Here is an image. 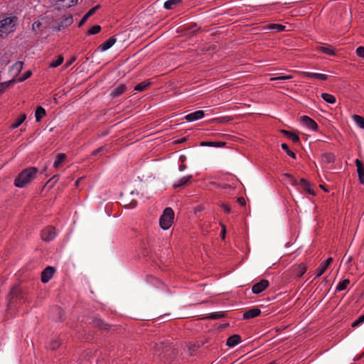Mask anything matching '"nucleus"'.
Instances as JSON below:
<instances>
[{"instance_id":"61","label":"nucleus","mask_w":364,"mask_h":364,"mask_svg":"<svg viewBox=\"0 0 364 364\" xmlns=\"http://www.w3.org/2000/svg\"><path fill=\"white\" fill-rule=\"evenodd\" d=\"M61 29H63L61 24L53 26V30L55 31H60Z\"/></svg>"},{"instance_id":"39","label":"nucleus","mask_w":364,"mask_h":364,"mask_svg":"<svg viewBox=\"0 0 364 364\" xmlns=\"http://www.w3.org/2000/svg\"><path fill=\"white\" fill-rule=\"evenodd\" d=\"M349 283L350 280L348 279H343L338 284L336 287V291H343L346 289Z\"/></svg>"},{"instance_id":"29","label":"nucleus","mask_w":364,"mask_h":364,"mask_svg":"<svg viewBox=\"0 0 364 364\" xmlns=\"http://www.w3.org/2000/svg\"><path fill=\"white\" fill-rule=\"evenodd\" d=\"M66 157L67 156L65 154H58L56 156V160L54 162L53 166L55 168H59L61 166L62 163L66 159Z\"/></svg>"},{"instance_id":"32","label":"nucleus","mask_w":364,"mask_h":364,"mask_svg":"<svg viewBox=\"0 0 364 364\" xmlns=\"http://www.w3.org/2000/svg\"><path fill=\"white\" fill-rule=\"evenodd\" d=\"M151 85V82L149 81H143L140 83H139L135 87L134 90L142 92L147 89V87Z\"/></svg>"},{"instance_id":"46","label":"nucleus","mask_w":364,"mask_h":364,"mask_svg":"<svg viewBox=\"0 0 364 364\" xmlns=\"http://www.w3.org/2000/svg\"><path fill=\"white\" fill-rule=\"evenodd\" d=\"M268 28L276 30L277 31H282L285 29V26L282 24H270L268 26Z\"/></svg>"},{"instance_id":"2","label":"nucleus","mask_w":364,"mask_h":364,"mask_svg":"<svg viewBox=\"0 0 364 364\" xmlns=\"http://www.w3.org/2000/svg\"><path fill=\"white\" fill-rule=\"evenodd\" d=\"M17 21L16 16L6 17L0 21V36L6 38L9 33L14 32Z\"/></svg>"},{"instance_id":"1","label":"nucleus","mask_w":364,"mask_h":364,"mask_svg":"<svg viewBox=\"0 0 364 364\" xmlns=\"http://www.w3.org/2000/svg\"><path fill=\"white\" fill-rule=\"evenodd\" d=\"M38 170L36 167H28L23 169L14 180V185L18 188H23L30 183L37 175Z\"/></svg>"},{"instance_id":"54","label":"nucleus","mask_w":364,"mask_h":364,"mask_svg":"<svg viewBox=\"0 0 364 364\" xmlns=\"http://www.w3.org/2000/svg\"><path fill=\"white\" fill-rule=\"evenodd\" d=\"M58 175L53 176L51 178L48 180L47 183H51V186H53L58 181Z\"/></svg>"},{"instance_id":"17","label":"nucleus","mask_w":364,"mask_h":364,"mask_svg":"<svg viewBox=\"0 0 364 364\" xmlns=\"http://www.w3.org/2000/svg\"><path fill=\"white\" fill-rule=\"evenodd\" d=\"M260 309L257 308H254L245 311L243 314L242 318L243 319H250L258 316L259 315H260Z\"/></svg>"},{"instance_id":"59","label":"nucleus","mask_w":364,"mask_h":364,"mask_svg":"<svg viewBox=\"0 0 364 364\" xmlns=\"http://www.w3.org/2000/svg\"><path fill=\"white\" fill-rule=\"evenodd\" d=\"M237 202L241 205H245V200L243 197H240L238 198L237 199Z\"/></svg>"},{"instance_id":"6","label":"nucleus","mask_w":364,"mask_h":364,"mask_svg":"<svg viewBox=\"0 0 364 364\" xmlns=\"http://www.w3.org/2000/svg\"><path fill=\"white\" fill-rule=\"evenodd\" d=\"M56 235L55 229L53 226H48L44 228L41 232L42 240L49 242L55 238Z\"/></svg>"},{"instance_id":"52","label":"nucleus","mask_w":364,"mask_h":364,"mask_svg":"<svg viewBox=\"0 0 364 364\" xmlns=\"http://www.w3.org/2000/svg\"><path fill=\"white\" fill-rule=\"evenodd\" d=\"M107 149V147L106 146H100L99 147L98 149H97L96 150L93 151L91 154V156H96L98 154H100V152L105 151Z\"/></svg>"},{"instance_id":"23","label":"nucleus","mask_w":364,"mask_h":364,"mask_svg":"<svg viewBox=\"0 0 364 364\" xmlns=\"http://www.w3.org/2000/svg\"><path fill=\"white\" fill-rule=\"evenodd\" d=\"M126 90H127L126 85L124 84H121L112 91L110 95L112 97H116L120 96L122 94H123L125 92Z\"/></svg>"},{"instance_id":"62","label":"nucleus","mask_w":364,"mask_h":364,"mask_svg":"<svg viewBox=\"0 0 364 364\" xmlns=\"http://www.w3.org/2000/svg\"><path fill=\"white\" fill-rule=\"evenodd\" d=\"M346 259L347 262H348V263H349V262H351V260H352V257H347V255H346H346H344V257H343V259Z\"/></svg>"},{"instance_id":"45","label":"nucleus","mask_w":364,"mask_h":364,"mask_svg":"<svg viewBox=\"0 0 364 364\" xmlns=\"http://www.w3.org/2000/svg\"><path fill=\"white\" fill-rule=\"evenodd\" d=\"M63 62V57L62 55L58 56L57 59L55 60H53L50 63V67L51 68H56L61 65Z\"/></svg>"},{"instance_id":"41","label":"nucleus","mask_w":364,"mask_h":364,"mask_svg":"<svg viewBox=\"0 0 364 364\" xmlns=\"http://www.w3.org/2000/svg\"><path fill=\"white\" fill-rule=\"evenodd\" d=\"M225 316H226V314L225 313H223V312H214V313L210 314L208 316V318H210V319H219V318H224Z\"/></svg>"},{"instance_id":"33","label":"nucleus","mask_w":364,"mask_h":364,"mask_svg":"<svg viewBox=\"0 0 364 364\" xmlns=\"http://www.w3.org/2000/svg\"><path fill=\"white\" fill-rule=\"evenodd\" d=\"M73 22V16L69 15L68 16L64 18L60 24L63 28V29L65 28L66 27L70 26Z\"/></svg>"},{"instance_id":"16","label":"nucleus","mask_w":364,"mask_h":364,"mask_svg":"<svg viewBox=\"0 0 364 364\" xmlns=\"http://www.w3.org/2000/svg\"><path fill=\"white\" fill-rule=\"evenodd\" d=\"M208 343V341H198L194 343H189L188 344V348L189 350V353L191 355H193V353L198 348H200L201 346H203L205 343Z\"/></svg>"},{"instance_id":"9","label":"nucleus","mask_w":364,"mask_h":364,"mask_svg":"<svg viewBox=\"0 0 364 364\" xmlns=\"http://www.w3.org/2000/svg\"><path fill=\"white\" fill-rule=\"evenodd\" d=\"M55 269L53 267L48 266L41 272V282L47 283L53 276Z\"/></svg>"},{"instance_id":"44","label":"nucleus","mask_w":364,"mask_h":364,"mask_svg":"<svg viewBox=\"0 0 364 364\" xmlns=\"http://www.w3.org/2000/svg\"><path fill=\"white\" fill-rule=\"evenodd\" d=\"M23 63L22 61H18L12 66V70L15 71L16 74H18L23 69Z\"/></svg>"},{"instance_id":"56","label":"nucleus","mask_w":364,"mask_h":364,"mask_svg":"<svg viewBox=\"0 0 364 364\" xmlns=\"http://www.w3.org/2000/svg\"><path fill=\"white\" fill-rule=\"evenodd\" d=\"M221 207L223 208V209L224 210V211L227 213H230L231 212V209L230 208V206L227 204H223L221 205Z\"/></svg>"},{"instance_id":"40","label":"nucleus","mask_w":364,"mask_h":364,"mask_svg":"<svg viewBox=\"0 0 364 364\" xmlns=\"http://www.w3.org/2000/svg\"><path fill=\"white\" fill-rule=\"evenodd\" d=\"M353 119L356 124L362 129H364V118L361 116L354 114L353 116Z\"/></svg>"},{"instance_id":"24","label":"nucleus","mask_w":364,"mask_h":364,"mask_svg":"<svg viewBox=\"0 0 364 364\" xmlns=\"http://www.w3.org/2000/svg\"><path fill=\"white\" fill-rule=\"evenodd\" d=\"M58 5L62 8L68 9L77 3V0H58Z\"/></svg>"},{"instance_id":"35","label":"nucleus","mask_w":364,"mask_h":364,"mask_svg":"<svg viewBox=\"0 0 364 364\" xmlns=\"http://www.w3.org/2000/svg\"><path fill=\"white\" fill-rule=\"evenodd\" d=\"M321 97L328 103L333 104L336 102V97L331 94L323 93L321 94Z\"/></svg>"},{"instance_id":"64","label":"nucleus","mask_w":364,"mask_h":364,"mask_svg":"<svg viewBox=\"0 0 364 364\" xmlns=\"http://www.w3.org/2000/svg\"><path fill=\"white\" fill-rule=\"evenodd\" d=\"M319 186H320V188H321L324 191H326V192H328V189H326L323 185H321V184Z\"/></svg>"},{"instance_id":"25","label":"nucleus","mask_w":364,"mask_h":364,"mask_svg":"<svg viewBox=\"0 0 364 364\" xmlns=\"http://www.w3.org/2000/svg\"><path fill=\"white\" fill-rule=\"evenodd\" d=\"M316 50L329 55H335L336 54L335 50L331 48V46H317Z\"/></svg>"},{"instance_id":"43","label":"nucleus","mask_w":364,"mask_h":364,"mask_svg":"<svg viewBox=\"0 0 364 364\" xmlns=\"http://www.w3.org/2000/svg\"><path fill=\"white\" fill-rule=\"evenodd\" d=\"M282 149L286 151V153L291 158L296 159V154L291 150L289 149L288 145L285 143L282 144Z\"/></svg>"},{"instance_id":"8","label":"nucleus","mask_w":364,"mask_h":364,"mask_svg":"<svg viewBox=\"0 0 364 364\" xmlns=\"http://www.w3.org/2000/svg\"><path fill=\"white\" fill-rule=\"evenodd\" d=\"M269 287V282L267 279H262L259 282L255 284L252 287L254 294H258L265 290Z\"/></svg>"},{"instance_id":"42","label":"nucleus","mask_w":364,"mask_h":364,"mask_svg":"<svg viewBox=\"0 0 364 364\" xmlns=\"http://www.w3.org/2000/svg\"><path fill=\"white\" fill-rule=\"evenodd\" d=\"M60 344L61 343L60 340L53 339L50 341L48 348L52 350H55L60 346Z\"/></svg>"},{"instance_id":"7","label":"nucleus","mask_w":364,"mask_h":364,"mask_svg":"<svg viewBox=\"0 0 364 364\" xmlns=\"http://www.w3.org/2000/svg\"><path fill=\"white\" fill-rule=\"evenodd\" d=\"M122 202L124 203V207L126 208H134L137 205V201L134 197V192L126 195L122 198Z\"/></svg>"},{"instance_id":"53","label":"nucleus","mask_w":364,"mask_h":364,"mask_svg":"<svg viewBox=\"0 0 364 364\" xmlns=\"http://www.w3.org/2000/svg\"><path fill=\"white\" fill-rule=\"evenodd\" d=\"M58 175L53 176L51 178L48 180L47 183H51V186H53L58 181Z\"/></svg>"},{"instance_id":"28","label":"nucleus","mask_w":364,"mask_h":364,"mask_svg":"<svg viewBox=\"0 0 364 364\" xmlns=\"http://www.w3.org/2000/svg\"><path fill=\"white\" fill-rule=\"evenodd\" d=\"M322 161L326 164L333 163L335 161V156L332 153H324L321 155Z\"/></svg>"},{"instance_id":"57","label":"nucleus","mask_w":364,"mask_h":364,"mask_svg":"<svg viewBox=\"0 0 364 364\" xmlns=\"http://www.w3.org/2000/svg\"><path fill=\"white\" fill-rule=\"evenodd\" d=\"M168 351H171V354L173 355V357H175L177 355V353H178L177 349L173 348V347H172V346L169 347Z\"/></svg>"},{"instance_id":"21","label":"nucleus","mask_w":364,"mask_h":364,"mask_svg":"<svg viewBox=\"0 0 364 364\" xmlns=\"http://www.w3.org/2000/svg\"><path fill=\"white\" fill-rule=\"evenodd\" d=\"M301 75L304 77H311V78H316V79L321 80H326L328 79V76L324 74L302 72Z\"/></svg>"},{"instance_id":"5","label":"nucleus","mask_w":364,"mask_h":364,"mask_svg":"<svg viewBox=\"0 0 364 364\" xmlns=\"http://www.w3.org/2000/svg\"><path fill=\"white\" fill-rule=\"evenodd\" d=\"M284 176L289 178L290 179L291 183L293 186H298L299 185L304 191H306L309 194H311L312 196H315L316 193L315 191L311 188V183L309 181L301 178L299 181V183L297 182L296 179H295L292 175L289 173H284Z\"/></svg>"},{"instance_id":"36","label":"nucleus","mask_w":364,"mask_h":364,"mask_svg":"<svg viewBox=\"0 0 364 364\" xmlns=\"http://www.w3.org/2000/svg\"><path fill=\"white\" fill-rule=\"evenodd\" d=\"M181 2V0H168L164 3V8L166 9H172L173 6H176Z\"/></svg>"},{"instance_id":"30","label":"nucleus","mask_w":364,"mask_h":364,"mask_svg":"<svg viewBox=\"0 0 364 364\" xmlns=\"http://www.w3.org/2000/svg\"><path fill=\"white\" fill-rule=\"evenodd\" d=\"M46 115V110L42 107L39 106L36 108V122H40L41 119Z\"/></svg>"},{"instance_id":"49","label":"nucleus","mask_w":364,"mask_h":364,"mask_svg":"<svg viewBox=\"0 0 364 364\" xmlns=\"http://www.w3.org/2000/svg\"><path fill=\"white\" fill-rule=\"evenodd\" d=\"M364 322V314L361 315L353 323L352 327H356Z\"/></svg>"},{"instance_id":"19","label":"nucleus","mask_w":364,"mask_h":364,"mask_svg":"<svg viewBox=\"0 0 364 364\" xmlns=\"http://www.w3.org/2000/svg\"><path fill=\"white\" fill-rule=\"evenodd\" d=\"M100 7V6L98 4L95 7L92 8L91 9H90L80 21L78 23V27H81L86 22L88 18L93 15Z\"/></svg>"},{"instance_id":"27","label":"nucleus","mask_w":364,"mask_h":364,"mask_svg":"<svg viewBox=\"0 0 364 364\" xmlns=\"http://www.w3.org/2000/svg\"><path fill=\"white\" fill-rule=\"evenodd\" d=\"M281 132L286 136L291 139L294 143H299L300 141L299 136L294 133L284 129H282Z\"/></svg>"},{"instance_id":"60","label":"nucleus","mask_w":364,"mask_h":364,"mask_svg":"<svg viewBox=\"0 0 364 364\" xmlns=\"http://www.w3.org/2000/svg\"><path fill=\"white\" fill-rule=\"evenodd\" d=\"M220 236H221V238L223 240L225 239V228L224 225L223 226V230L221 231Z\"/></svg>"},{"instance_id":"11","label":"nucleus","mask_w":364,"mask_h":364,"mask_svg":"<svg viewBox=\"0 0 364 364\" xmlns=\"http://www.w3.org/2000/svg\"><path fill=\"white\" fill-rule=\"evenodd\" d=\"M301 122L303 123L306 127H309L312 130H317L318 125L314 120L307 116H303L301 117Z\"/></svg>"},{"instance_id":"37","label":"nucleus","mask_w":364,"mask_h":364,"mask_svg":"<svg viewBox=\"0 0 364 364\" xmlns=\"http://www.w3.org/2000/svg\"><path fill=\"white\" fill-rule=\"evenodd\" d=\"M232 119H233L232 117L226 116V117L215 118V119H211L210 121L212 122L225 123V122H230V121H231Z\"/></svg>"},{"instance_id":"18","label":"nucleus","mask_w":364,"mask_h":364,"mask_svg":"<svg viewBox=\"0 0 364 364\" xmlns=\"http://www.w3.org/2000/svg\"><path fill=\"white\" fill-rule=\"evenodd\" d=\"M241 342V337L238 334H234L227 339L226 345L229 347H235Z\"/></svg>"},{"instance_id":"22","label":"nucleus","mask_w":364,"mask_h":364,"mask_svg":"<svg viewBox=\"0 0 364 364\" xmlns=\"http://www.w3.org/2000/svg\"><path fill=\"white\" fill-rule=\"evenodd\" d=\"M294 272L299 278L301 277L306 272V264L304 263H301L295 266Z\"/></svg>"},{"instance_id":"26","label":"nucleus","mask_w":364,"mask_h":364,"mask_svg":"<svg viewBox=\"0 0 364 364\" xmlns=\"http://www.w3.org/2000/svg\"><path fill=\"white\" fill-rule=\"evenodd\" d=\"M200 145L202 146H215L222 147L226 145L225 141H201Z\"/></svg>"},{"instance_id":"48","label":"nucleus","mask_w":364,"mask_h":364,"mask_svg":"<svg viewBox=\"0 0 364 364\" xmlns=\"http://www.w3.org/2000/svg\"><path fill=\"white\" fill-rule=\"evenodd\" d=\"M292 78H293L292 75H283V76H279V77H271L270 80L271 81H277V80H290Z\"/></svg>"},{"instance_id":"4","label":"nucleus","mask_w":364,"mask_h":364,"mask_svg":"<svg viewBox=\"0 0 364 364\" xmlns=\"http://www.w3.org/2000/svg\"><path fill=\"white\" fill-rule=\"evenodd\" d=\"M173 218L174 213L172 208H165L159 220V225L161 228L164 230H168L173 223Z\"/></svg>"},{"instance_id":"12","label":"nucleus","mask_w":364,"mask_h":364,"mask_svg":"<svg viewBox=\"0 0 364 364\" xmlns=\"http://www.w3.org/2000/svg\"><path fill=\"white\" fill-rule=\"evenodd\" d=\"M333 262V259L331 257L328 258L325 262L321 263L319 266V267L316 269V277H321L324 272L326 270V269L328 267L330 264Z\"/></svg>"},{"instance_id":"3","label":"nucleus","mask_w":364,"mask_h":364,"mask_svg":"<svg viewBox=\"0 0 364 364\" xmlns=\"http://www.w3.org/2000/svg\"><path fill=\"white\" fill-rule=\"evenodd\" d=\"M26 296L21 287L14 286L8 294V308H11L12 304L24 301Z\"/></svg>"},{"instance_id":"15","label":"nucleus","mask_w":364,"mask_h":364,"mask_svg":"<svg viewBox=\"0 0 364 364\" xmlns=\"http://www.w3.org/2000/svg\"><path fill=\"white\" fill-rule=\"evenodd\" d=\"M117 41L115 36L110 37L105 42L99 46L98 49L105 51L110 48Z\"/></svg>"},{"instance_id":"20","label":"nucleus","mask_w":364,"mask_h":364,"mask_svg":"<svg viewBox=\"0 0 364 364\" xmlns=\"http://www.w3.org/2000/svg\"><path fill=\"white\" fill-rule=\"evenodd\" d=\"M92 323L96 328H98L101 330H106L109 327V324L105 323L103 320L97 317L92 318Z\"/></svg>"},{"instance_id":"34","label":"nucleus","mask_w":364,"mask_h":364,"mask_svg":"<svg viewBox=\"0 0 364 364\" xmlns=\"http://www.w3.org/2000/svg\"><path fill=\"white\" fill-rule=\"evenodd\" d=\"M26 118V114H22L21 115H20L16 119V122L11 124V128L16 129V128L18 127L24 122Z\"/></svg>"},{"instance_id":"31","label":"nucleus","mask_w":364,"mask_h":364,"mask_svg":"<svg viewBox=\"0 0 364 364\" xmlns=\"http://www.w3.org/2000/svg\"><path fill=\"white\" fill-rule=\"evenodd\" d=\"M192 178V176H188L186 177H183L180 179L178 183H174L173 185V188H177L183 186H186L187 183Z\"/></svg>"},{"instance_id":"58","label":"nucleus","mask_w":364,"mask_h":364,"mask_svg":"<svg viewBox=\"0 0 364 364\" xmlns=\"http://www.w3.org/2000/svg\"><path fill=\"white\" fill-rule=\"evenodd\" d=\"M75 60H76V57L73 56V58H71V59L68 62H67L65 63V66L66 67L70 66L73 63H74L75 61Z\"/></svg>"},{"instance_id":"10","label":"nucleus","mask_w":364,"mask_h":364,"mask_svg":"<svg viewBox=\"0 0 364 364\" xmlns=\"http://www.w3.org/2000/svg\"><path fill=\"white\" fill-rule=\"evenodd\" d=\"M171 343L170 342V340L164 339L160 341L158 343H155V350L156 352H160L161 350H164V349H165L166 352H168L169 347H171Z\"/></svg>"},{"instance_id":"51","label":"nucleus","mask_w":364,"mask_h":364,"mask_svg":"<svg viewBox=\"0 0 364 364\" xmlns=\"http://www.w3.org/2000/svg\"><path fill=\"white\" fill-rule=\"evenodd\" d=\"M356 54L360 58L364 59V46H360L356 49Z\"/></svg>"},{"instance_id":"38","label":"nucleus","mask_w":364,"mask_h":364,"mask_svg":"<svg viewBox=\"0 0 364 364\" xmlns=\"http://www.w3.org/2000/svg\"><path fill=\"white\" fill-rule=\"evenodd\" d=\"M15 82L14 80H11L7 82L0 83V95L3 93L10 85L14 84Z\"/></svg>"},{"instance_id":"55","label":"nucleus","mask_w":364,"mask_h":364,"mask_svg":"<svg viewBox=\"0 0 364 364\" xmlns=\"http://www.w3.org/2000/svg\"><path fill=\"white\" fill-rule=\"evenodd\" d=\"M41 26V23L40 21H35L32 25V28L33 31H36V29H40Z\"/></svg>"},{"instance_id":"14","label":"nucleus","mask_w":364,"mask_h":364,"mask_svg":"<svg viewBox=\"0 0 364 364\" xmlns=\"http://www.w3.org/2000/svg\"><path fill=\"white\" fill-rule=\"evenodd\" d=\"M355 165L357 166V172L358 175V179L360 183H364V165L359 159H355Z\"/></svg>"},{"instance_id":"50","label":"nucleus","mask_w":364,"mask_h":364,"mask_svg":"<svg viewBox=\"0 0 364 364\" xmlns=\"http://www.w3.org/2000/svg\"><path fill=\"white\" fill-rule=\"evenodd\" d=\"M32 73L31 70L26 71L21 77H19L18 80L20 82H23L31 77Z\"/></svg>"},{"instance_id":"13","label":"nucleus","mask_w":364,"mask_h":364,"mask_svg":"<svg viewBox=\"0 0 364 364\" xmlns=\"http://www.w3.org/2000/svg\"><path fill=\"white\" fill-rule=\"evenodd\" d=\"M205 116V113L203 111L198 110L194 112L193 113L188 114L185 116L184 119L188 122H193L195 120H198L202 119Z\"/></svg>"},{"instance_id":"63","label":"nucleus","mask_w":364,"mask_h":364,"mask_svg":"<svg viewBox=\"0 0 364 364\" xmlns=\"http://www.w3.org/2000/svg\"><path fill=\"white\" fill-rule=\"evenodd\" d=\"M186 168V166L185 164H182V165L179 166V167H178V169L181 171H183Z\"/></svg>"},{"instance_id":"47","label":"nucleus","mask_w":364,"mask_h":364,"mask_svg":"<svg viewBox=\"0 0 364 364\" xmlns=\"http://www.w3.org/2000/svg\"><path fill=\"white\" fill-rule=\"evenodd\" d=\"M101 31V27L99 25L92 26L88 31L87 35H94L98 33Z\"/></svg>"}]
</instances>
